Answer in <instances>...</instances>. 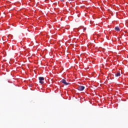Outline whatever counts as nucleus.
Masks as SVG:
<instances>
[{"label":"nucleus","mask_w":128,"mask_h":128,"mask_svg":"<svg viewBox=\"0 0 128 128\" xmlns=\"http://www.w3.org/2000/svg\"><path fill=\"white\" fill-rule=\"evenodd\" d=\"M38 80H40V83L41 84H44V77H39Z\"/></svg>","instance_id":"nucleus-2"},{"label":"nucleus","mask_w":128,"mask_h":128,"mask_svg":"<svg viewBox=\"0 0 128 128\" xmlns=\"http://www.w3.org/2000/svg\"><path fill=\"white\" fill-rule=\"evenodd\" d=\"M77 90H80V92H82V90H84V86H80L77 88Z\"/></svg>","instance_id":"nucleus-1"},{"label":"nucleus","mask_w":128,"mask_h":128,"mask_svg":"<svg viewBox=\"0 0 128 128\" xmlns=\"http://www.w3.org/2000/svg\"><path fill=\"white\" fill-rule=\"evenodd\" d=\"M115 76H120V72H118L116 74Z\"/></svg>","instance_id":"nucleus-4"},{"label":"nucleus","mask_w":128,"mask_h":128,"mask_svg":"<svg viewBox=\"0 0 128 128\" xmlns=\"http://www.w3.org/2000/svg\"><path fill=\"white\" fill-rule=\"evenodd\" d=\"M86 30V28H84V30Z\"/></svg>","instance_id":"nucleus-6"},{"label":"nucleus","mask_w":128,"mask_h":128,"mask_svg":"<svg viewBox=\"0 0 128 128\" xmlns=\"http://www.w3.org/2000/svg\"><path fill=\"white\" fill-rule=\"evenodd\" d=\"M61 82H62V84H65V86H68V84H70V83L66 82V81L64 79H62L61 80Z\"/></svg>","instance_id":"nucleus-3"},{"label":"nucleus","mask_w":128,"mask_h":128,"mask_svg":"<svg viewBox=\"0 0 128 128\" xmlns=\"http://www.w3.org/2000/svg\"><path fill=\"white\" fill-rule=\"evenodd\" d=\"M114 30H117V32H120V28L118 26L115 27Z\"/></svg>","instance_id":"nucleus-5"}]
</instances>
